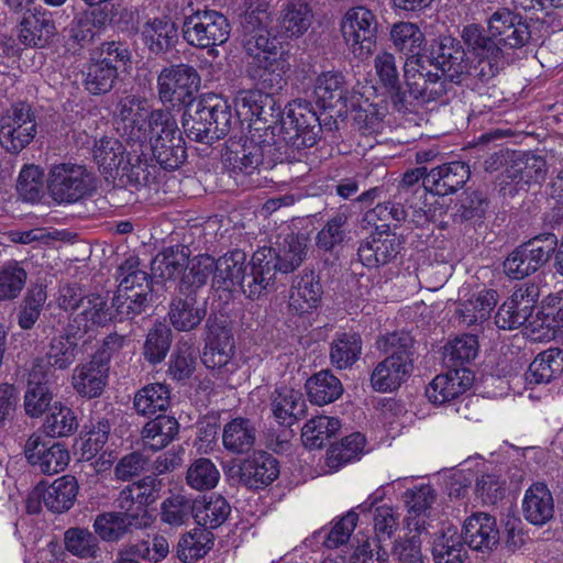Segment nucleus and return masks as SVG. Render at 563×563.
I'll use <instances>...</instances> for the list:
<instances>
[{
    "label": "nucleus",
    "mask_w": 563,
    "mask_h": 563,
    "mask_svg": "<svg viewBox=\"0 0 563 563\" xmlns=\"http://www.w3.org/2000/svg\"><path fill=\"white\" fill-rule=\"evenodd\" d=\"M472 65L461 41L440 36L432 45L431 56H412L404 64V77L409 97L419 103L442 100L452 90V85H463L471 77L483 80L476 73L482 67Z\"/></svg>",
    "instance_id": "f257e3e1"
},
{
    "label": "nucleus",
    "mask_w": 563,
    "mask_h": 563,
    "mask_svg": "<svg viewBox=\"0 0 563 563\" xmlns=\"http://www.w3.org/2000/svg\"><path fill=\"white\" fill-rule=\"evenodd\" d=\"M467 47L483 59L476 73L483 80L495 77L504 66V47L521 48L531 38L528 23L508 9H498L488 20V34L477 24L462 31Z\"/></svg>",
    "instance_id": "f03ea898"
},
{
    "label": "nucleus",
    "mask_w": 563,
    "mask_h": 563,
    "mask_svg": "<svg viewBox=\"0 0 563 563\" xmlns=\"http://www.w3.org/2000/svg\"><path fill=\"white\" fill-rule=\"evenodd\" d=\"M296 158L295 155L283 152V146L276 142V135L263 131L262 128L249 130V135L238 140L230 137L222 154L225 168L236 180L253 175L261 167L269 169L277 163Z\"/></svg>",
    "instance_id": "7ed1b4c3"
},
{
    "label": "nucleus",
    "mask_w": 563,
    "mask_h": 563,
    "mask_svg": "<svg viewBox=\"0 0 563 563\" xmlns=\"http://www.w3.org/2000/svg\"><path fill=\"white\" fill-rule=\"evenodd\" d=\"M234 122L230 103L217 95L189 102L181 117L187 137L202 144H213L223 139Z\"/></svg>",
    "instance_id": "20e7f679"
},
{
    "label": "nucleus",
    "mask_w": 563,
    "mask_h": 563,
    "mask_svg": "<svg viewBox=\"0 0 563 563\" xmlns=\"http://www.w3.org/2000/svg\"><path fill=\"white\" fill-rule=\"evenodd\" d=\"M146 147H143L150 165L155 161L166 170L179 168L187 159L186 142L175 117L167 110L150 112V128L146 130Z\"/></svg>",
    "instance_id": "39448f33"
},
{
    "label": "nucleus",
    "mask_w": 563,
    "mask_h": 563,
    "mask_svg": "<svg viewBox=\"0 0 563 563\" xmlns=\"http://www.w3.org/2000/svg\"><path fill=\"white\" fill-rule=\"evenodd\" d=\"M143 147L128 143L124 147L119 140L104 136L93 147V159L103 174L115 177L121 170V176H126L130 183L145 186L155 178V165L142 158Z\"/></svg>",
    "instance_id": "423d86ee"
},
{
    "label": "nucleus",
    "mask_w": 563,
    "mask_h": 563,
    "mask_svg": "<svg viewBox=\"0 0 563 563\" xmlns=\"http://www.w3.org/2000/svg\"><path fill=\"white\" fill-rule=\"evenodd\" d=\"M322 120L310 101L298 99L288 103L287 114L282 120L276 142L283 152L300 161V151L312 147L320 139Z\"/></svg>",
    "instance_id": "0eeeda50"
},
{
    "label": "nucleus",
    "mask_w": 563,
    "mask_h": 563,
    "mask_svg": "<svg viewBox=\"0 0 563 563\" xmlns=\"http://www.w3.org/2000/svg\"><path fill=\"white\" fill-rule=\"evenodd\" d=\"M272 22L269 3L266 0H250L240 18L241 41L254 60L284 48L278 36L272 33Z\"/></svg>",
    "instance_id": "6e6552de"
},
{
    "label": "nucleus",
    "mask_w": 563,
    "mask_h": 563,
    "mask_svg": "<svg viewBox=\"0 0 563 563\" xmlns=\"http://www.w3.org/2000/svg\"><path fill=\"white\" fill-rule=\"evenodd\" d=\"M558 246L553 233H543L517 246L504 261L503 269L507 277L515 280L536 273L549 260Z\"/></svg>",
    "instance_id": "1a4fd4ad"
},
{
    "label": "nucleus",
    "mask_w": 563,
    "mask_h": 563,
    "mask_svg": "<svg viewBox=\"0 0 563 563\" xmlns=\"http://www.w3.org/2000/svg\"><path fill=\"white\" fill-rule=\"evenodd\" d=\"M238 115L249 118L250 130L258 128L265 132L277 135L282 120L285 118L282 112V104L273 93L262 90H244L235 98Z\"/></svg>",
    "instance_id": "9d476101"
},
{
    "label": "nucleus",
    "mask_w": 563,
    "mask_h": 563,
    "mask_svg": "<svg viewBox=\"0 0 563 563\" xmlns=\"http://www.w3.org/2000/svg\"><path fill=\"white\" fill-rule=\"evenodd\" d=\"M200 87V76L196 68L188 64H176L165 67L157 77L158 97L163 103L173 107L196 101L195 93Z\"/></svg>",
    "instance_id": "9b49d317"
},
{
    "label": "nucleus",
    "mask_w": 563,
    "mask_h": 563,
    "mask_svg": "<svg viewBox=\"0 0 563 563\" xmlns=\"http://www.w3.org/2000/svg\"><path fill=\"white\" fill-rule=\"evenodd\" d=\"M47 187L57 202L73 203L95 190L93 176L84 166L59 164L51 168Z\"/></svg>",
    "instance_id": "f8f14e48"
},
{
    "label": "nucleus",
    "mask_w": 563,
    "mask_h": 563,
    "mask_svg": "<svg viewBox=\"0 0 563 563\" xmlns=\"http://www.w3.org/2000/svg\"><path fill=\"white\" fill-rule=\"evenodd\" d=\"M36 120L32 107L18 102L0 119V144L7 152L20 153L36 135Z\"/></svg>",
    "instance_id": "ddd939ff"
},
{
    "label": "nucleus",
    "mask_w": 563,
    "mask_h": 563,
    "mask_svg": "<svg viewBox=\"0 0 563 563\" xmlns=\"http://www.w3.org/2000/svg\"><path fill=\"white\" fill-rule=\"evenodd\" d=\"M183 35L189 45L209 48L228 41L230 24L220 12L198 11L185 19Z\"/></svg>",
    "instance_id": "4468645a"
},
{
    "label": "nucleus",
    "mask_w": 563,
    "mask_h": 563,
    "mask_svg": "<svg viewBox=\"0 0 563 563\" xmlns=\"http://www.w3.org/2000/svg\"><path fill=\"white\" fill-rule=\"evenodd\" d=\"M377 20L365 7L350 9L342 21L341 31L353 54L361 59L368 57L377 38Z\"/></svg>",
    "instance_id": "2eb2a0df"
},
{
    "label": "nucleus",
    "mask_w": 563,
    "mask_h": 563,
    "mask_svg": "<svg viewBox=\"0 0 563 563\" xmlns=\"http://www.w3.org/2000/svg\"><path fill=\"white\" fill-rule=\"evenodd\" d=\"M77 494L78 483L75 476L64 475L49 485L42 481L27 497V511L30 514L38 512L43 503L48 510L62 514L73 507Z\"/></svg>",
    "instance_id": "dca6fc26"
},
{
    "label": "nucleus",
    "mask_w": 563,
    "mask_h": 563,
    "mask_svg": "<svg viewBox=\"0 0 563 563\" xmlns=\"http://www.w3.org/2000/svg\"><path fill=\"white\" fill-rule=\"evenodd\" d=\"M235 353V341L232 329L225 320L209 317L206 322V344L201 361L207 368L222 369L227 367Z\"/></svg>",
    "instance_id": "f3484780"
},
{
    "label": "nucleus",
    "mask_w": 563,
    "mask_h": 563,
    "mask_svg": "<svg viewBox=\"0 0 563 563\" xmlns=\"http://www.w3.org/2000/svg\"><path fill=\"white\" fill-rule=\"evenodd\" d=\"M27 462L41 473L53 475L64 471L70 460L68 450L59 442H51L40 434H32L25 445Z\"/></svg>",
    "instance_id": "a211bd4d"
},
{
    "label": "nucleus",
    "mask_w": 563,
    "mask_h": 563,
    "mask_svg": "<svg viewBox=\"0 0 563 563\" xmlns=\"http://www.w3.org/2000/svg\"><path fill=\"white\" fill-rule=\"evenodd\" d=\"M272 261L271 254L265 257L260 250L253 253L239 286L246 298L260 299L275 289L277 272Z\"/></svg>",
    "instance_id": "6ab92c4d"
},
{
    "label": "nucleus",
    "mask_w": 563,
    "mask_h": 563,
    "mask_svg": "<svg viewBox=\"0 0 563 563\" xmlns=\"http://www.w3.org/2000/svg\"><path fill=\"white\" fill-rule=\"evenodd\" d=\"M402 247L401 239L390 231H375L360 243L357 256L368 268H378L393 262Z\"/></svg>",
    "instance_id": "aec40b11"
},
{
    "label": "nucleus",
    "mask_w": 563,
    "mask_h": 563,
    "mask_svg": "<svg viewBox=\"0 0 563 563\" xmlns=\"http://www.w3.org/2000/svg\"><path fill=\"white\" fill-rule=\"evenodd\" d=\"M473 382L474 374L470 368L455 367L437 375L426 388V395L431 402L443 405L463 395Z\"/></svg>",
    "instance_id": "412c9836"
},
{
    "label": "nucleus",
    "mask_w": 563,
    "mask_h": 563,
    "mask_svg": "<svg viewBox=\"0 0 563 563\" xmlns=\"http://www.w3.org/2000/svg\"><path fill=\"white\" fill-rule=\"evenodd\" d=\"M117 110L125 142L132 146L146 147L145 132L150 128V112L145 111L142 102L134 96H128L119 101Z\"/></svg>",
    "instance_id": "4be33fe9"
},
{
    "label": "nucleus",
    "mask_w": 563,
    "mask_h": 563,
    "mask_svg": "<svg viewBox=\"0 0 563 563\" xmlns=\"http://www.w3.org/2000/svg\"><path fill=\"white\" fill-rule=\"evenodd\" d=\"M207 314V302H199L197 294L179 288L169 302L168 319L175 330L189 332L198 328Z\"/></svg>",
    "instance_id": "5701e85b"
},
{
    "label": "nucleus",
    "mask_w": 563,
    "mask_h": 563,
    "mask_svg": "<svg viewBox=\"0 0 563 563\" xmlns=\"http://www.w3.org/2000/svg\"><path fill=\"white\" fill-rule=\"evenodd\" d=\"M470 166L460 161L445 163L431 168L423 178V188L438 196L456 192L470 179Z\"/></svg>",
    "instance_id": "b1692460"
},
{
    "label": "nucleus",
    "mask_w": 563,
    "mask_h": 563,
    "mask_svg": "<svg viewBox=\"0 0 563 563\" xmlns=\"http://www.w3.org/2000/svg\"><path fill=\"white\" fill-rule=\"evenodd\" d=\"M109 365L106 364V356L93 354L89 362L75 367L71 377L74 389L88 399L99 397L108 382Z\"/></svg>",
    "instance_id": "393cba45"
},
{
    "label": "nucleus",
    "mask_w": 563,
    "mask_h": 563,
    "mask_svg": "<svg viewBox=\"0 0 563 563\" xmlns=\"http://www.w3.org/2000/svg\"><path fill=\"white\" fill-rule=\"evenodd\" d=\"M52 374L43 360H35L30 374L27 390L24 395V410L32 418L41 417L51 406L53 393L49 388Z\"/></svg>",
    "instance_id": "a878e982"
},
{
    "label": "nucleus",
    "mask_w": 563,
    "mask_h": 563,
    "mask_svg": "<svg viewBox=\"0 0 563 563\" xmlns=\"http://www.w3.org/2000/svg\"><path fill=\"white\" fill-rule=\"evenodd\" d=\"M279 475V463L275 456L258 451L241 462L239 482L249 489L257 490L272 484Z\"/></svg>",
    "instance_id": "bb28decb"
},
{
    "label": "nucleus",
    "mask_w": 563,
    "mask_h": 563,
    "mask_svg": "<svg viewBox=\"0 0 563 563\" xmlns=\"http://www.w3.org/2000/svg\"><path fill=\"white\" fill-rule=\"evenodd\" d=\"M462 536L468 548L483 553L493 551L500 540L496 519L486 512L470 516L464 521Z\"/></svg>",
    "instance_id": "cd10ccee"
},
{
    "label": "nucleus",
    "mask_w": 563,
    "mask_h": 563,
    "mask_svg": "<svg viewBox=\"0 0 563 563\" xmlns=\"http://www.w3.org/2000/svg\"><path fill=\"white\" fill-rule=\"evenodd\" d=\"M56 33L52 13L47 11H27L20 24L19 42L29 47H45Z\"/></svg>",
    "instance_id": "c85d7f7f"
},
{
    "label": "nucleus",
    "mask_w": 563,
    "mask_h": 563,
    "mask_svg": "<svg viewBox=\"0 0 563 563\" xmlns=\"http://www.w3.org/2000/svg\"><path fill=\"white\" fill-rule=\"evenodd\" d=\"M307 405L303 395L288 386H277L271 395V411L283 427H291L306 417Z\"/></svg>",
    "instance_id": "c756f323"
},
{
    "label": "nucleus",
    "mask_w": 563,
    "mask_h": 563,
    "mask_svg": "<svg viewBox=\"0 0 563 563\" xmlns=\"http://www.w3.org/2000/svg\"><path fill=\"white\" fill-rule=\"evenodd\" d=\"M77 336L81 334L75 330V325H68L64 333L54 335L49 340L45 358L42 360L52 375V368L64 371L75 363L79 353Z\"/></svg>",
    "instance_id": "7c9ffc66"
},
{
    "label": "nucleus",
    "mask_w": 563,
    "mask_h": 563,
    "mask_svg": "<svg viewBox=\"0 0 563 563\" xmlns=\"http://www.w3.org/2000/svg\"><path fill=\"white\" fill-rule=\"evenodd\" d=\"M437 493L429 484H422L408 488L404 493V501L408 510V528L418 534L428 530L426 518L429 516L432 505L435 503Z\"/></svg>",
    "instance_id": "2f4dec72"
},
{
    "label": "nucleus",
    "mask_w": 563,
    "mask_h": 563,
    "mask_svg": "<svg viewBox=\"0 0 563 563\" xmlns=\"http://www.w3.org/2000/svg\"><path fill=\"white\" fill-rule=\"evenodd\" d=\"M265 257H273V266L277 273L288 274L301 265L307 255V240L296 234H288L277 247H261Z\"/></svg>",
    "instance_id": "473e14b6"
},
{
    "label": "nucleus",
    "mask_w": 563,
    "mask_h": 563,
    "mask_svg": "<svg viewBox=\"0 0 563 563\" xmlns=\"http://www.w3.org/2000/svg\"><path fill=\"white\" fill-rule=\"evenodd\" d=\"M78 311L69 325H75V330L81 335L95 328L106 327L109 322L117 321L112 305L108 306L107 299L98 294H89Z\"/></svg>",
    "instance_id": "72a5a7b5"
},
{
    "label": "nucleus",
    "mask_w": 563,
    "mask_h": 563,
    "mask_svg": "<svg viewBox=\"0 0 563 563\" xmlns=\"http://www.w3.org/2000/svg\"><path fill=\"white\" fill-rule=\"evenodd\" d=\"M525 519L534 526H543L554 515L553 496L544 483H533L525 493L522 499Z\"/></svg>",
    "instance_id": "f704fd0d"
},
{
    "label": "nucleus",
    "mask_w": 563,
    "mask_h": 563,
    "mask_svg": "<svg viewBox=\"0 0 563 563\" xmlns=\"http://www.w3.org/2000/svg\"><path fill=\"white\" fill-rule=\"evenodd\" d=\"M352 217L350 206L342 205L325 221L316 235V245L322 252L333 253L342 246L349 236V220Z\"/></svg>",
    "instance_id": "c9c22d12"
},
{
    "label": "nucleus",
    "mask_w": 563,
    "mask_h": 563,
    "mask_svg": "<svg viewBox=\"0 0 563 563\" xmlns=\"http://www.w3.org/2000/svg\"><path fill=\"white\" fill-rule=\"evenodd\" d=\"M349 87L344 75L340 71H323L314 80L313 98L322 109L345 106Z\"/></svg>",
    "instance_id": "e433bc0d"
},
{
    "label": "nucleus",
    "mask_w": 563,
    "mask_h": 563,
    "mask_svg": "<svg viewBox=\"0 0 563 563\" xmlns=\"http://www.w3.org/2000/svg\"><path fill=\"white\" fill-rule=\"evenodd\" d=\"M255 62V76L266 89H280L285 84V76L290 69L289 53L285 48L276 54L263 55Z\"/></svg>",
    "instance_id": "4c0bfd02"
},
{
    "label": "nucleus",
    "mask_w": 563,
    "mask_h": 563,
    "mask_svg": "<svg viewBox=\"0 0 563 563\" xmlns=\"http://www.w3.org/2000/svg\"><path fill=\"white\" fill-rule=\"evenodd\" d=\"M413 365L385 357L371 374V386L378 393H390L398 389L412 374Z\"/></svg>",
    "instance_id": "58836bf2"
},
{
    "label": "nucleus",
    "mask_w": 563,
    "mask_h": 563,
    "mask_svg": "<svg viewBox=\"0 0 563 563\" xmlns=\"http://www.w3.org/2000/svg\"><path fill=\"white\" fill-rule=\"evenodd\" d=\"M322 296V286L313 272L297 277L290 290L289 307L298 314L317 308Z\"/></svg>",
    "instance_id": "ea45409f"
},
{
    "label": "nucleus",
    "mask_w": 563,
    "mask_h": 563,
    "mask_svg": "<svg viewBox=\"0 0 563 563\" xmlns=\"http://www.w3.org/2000/svg\"><path fill=\"white\" fill-rule=\"evenodd\" d=\"M363 340L354 331L336 333L330 343V362L338 369L351 368L361 357Z\"/></svg>",
    "instance_id": "a19ab883"
},
{
    "label": "nucleus",
    "mask_w": 563,
    "mask_h": 563,
    "mask_svg": "<svg viewBox=\"0 0 563 563\" xmlns=\"http://www.w3.org/2000/svg\"><path fill=\"white\" fill-rule=\"evenodd\" d=\"M178 433V421L174 417L159 415L144 424L141 440L145 449L156 452L165 449Z\"/></svg>",
    "instance_id": "79ce46f5"
},
{
    "label": "nucleus",
    "mask_w": 563,
    "mask_h": 563,
    "mask_svg": "<svg viewBox=\"0 0 563 563\" xmlns=\"http://www.w3.org/2000/svg\"><path fill=\"white\" fill-rule=\"evenodd\" d=\"M547 173L545 159L531 153L517 154L505 170L506 178L516 184H539L545 179Z\"/></svg>",
    "instance_id": "37998d69"
},
{
    "label": "nucleus",
    "mask_w": 563,
    "mask_h": 563,
    "mask_svg": "<svg viewBox=\"0 0 563 563\" xmlns=\"http://www.w3.org/2000/svg\"><path fill=\"white\" fill-rule=\"evenodd\" d=\"M490 201L482 190L464 191L451 208L450 217L454 223H481L485 218Z\"/></svg>",
    "instance_id": "c03bdc74"
},
{
    "label": "nucleus",
    "mask_w": 563,
    "mask_h": 563,
    "mask_svg": "<svg viewBox=\"0 0 563 563\" xmlns=\"http://www.w3.org/2000/svg\"><path fill=\"white\" fill-rule=\"evenodd\" d=\"M256 441V428L247 418H235L229 421L222 432L224 448L234 454L249 453Z\"/></svg>",
    "instance_id": "a18cd8bd"
},
{
    "label": "nucleus",
    "mask_w": 563,
    "mask_h": 563,
    "mask_svg": "<svg viewBox=\"0 0 563 563\" xmlns=\"http://www.w3.org/2000/svg\"><path fill=\"white\" fill-rule=\"evenodd\" d=\"M435 563H462L467 558L466 543L456 528L449 527L437 534L432 543Z\"/></svg>",
    "instance_id": "49530a36"
},
{
    "label": "nucleus",
    "mask_w": 563,
    "mask_h": 563,
    "mask_svg": "<svg viewBox=\"0 0 563 563\" xmlns=\"http://www.w3.org/2000/svg\"><path fill=\"white\" fill-rule=\"evenodd\" d=\"M374 68L382 85L393 91L394 103L398 110H408L410 102L405 91L400 90L399 70L395 56L389 52H379L374 58Z\"/></svg>",
    "instance_id": "de8ad7c7"
},
{
    "label": "nucleus",
    "mask_w": 563,
    "mask_h": 563,
    "mask_svg": "<svg viewBox=\"0 0 563 563\" xmlns=\"http://www.w3.org/2000/svg\"><path fill=\"white\" fill-rule=\"evenodd\" d=\"M142 35L148 49L157 55L170 51L178 41L177 27L167 18L147 22L143 26Z\"/></svg>",
    "instance_id": "09e8293b"
},
{
    "label": "nucleus",
    "mask_w": 563,
    "mask_h": 563,
    "mask_svg": "<svg viewBox=\"0 0 563 563\" xmlns=\"http://www.w3.org/2000/svg\"><path fill=\"white\" fill-rule=\"evenodd\" d=\"M563 372V351L548 349L538 354L525 374L528 384H548Z\"/></svg>",
    "instance_id": "8fccbe9b"
},
{
    "label": "nucleus",
    "mask_w": 563,
    "mask_h": 563,
    "mask_svg": "<svg viewBox=\"0 0 563 563\" xmlns=\"http://www.w3.org/2000/svg\"><path fill=\"white\" fill-rule=\"evenodd\" d=\"M189 249L184 245L170 246L157 254L151 265L152 278L169 280L178 277L188 263Z\"/></svg>",
    "instance_id": "3c124183"
},
{
    "label": "nucleus",
    "mask_w": 563,
    "mask_h": 563,
    "mask_svg": "<svg viewBox=\"0 0 563 563\" xmlns=\"http://www.w3.org/2000/svg\"><path fill=\"white\" fill-rule=\"evenodd\" d=\"M306 388L310 401L318 406L331 404L343 394L341 380L329 369L311 376L306 383Z\"/></svg>",
    "instance_id": "603ef678"
},
{
    "label": "nucleus",
    "mask_w": 563,
    "mask_h": 563,
    "mask_svg": "<svg viewBox=\"0 0 563 563\" xmlns=\"http://www.w3.org/2000/svg\"><path fill=\"white\" fill-rule=\"evenodd\" d=\"M415 339L407 331H395L387 333L376 341V346L385 357L413 365L415 361Z\"/></svg>",
    "instance_id": "864d4df0"
},
{
    "label": "nucleus",
    "mask_w": 563,
    "mask_h": 563,
    "mask_svg": "<svg viewBox=\"0 0 563 563\" xmlns=\"http://www.w3.org/2000/svg\"><path fill=\"white\" fill-rule=\"evenodd\" d=\"M539 298V287L534 284H525L516 289L512 295L507 299L516 313H520V319L527 328L536 330L537 328H543L541 325L542 319L540 317V308L537 314H533L536 303Z\"/></svg>",
    "instance_id": "5fc2aeb1"
},
{
    "label": "nucleus",
    "mask_w": 563,
    "mask_h": 563,
    "mask_svg": "<svg viewBox=\"0 0 563 563\" xmlns=\"http://www.w3.org/2000/svg\"><path fill=\"white\" fill-rule=\"evenodd\" d=\"M498 294L495 289H485L475 297L460 303L456 309L459 319L466 325L487 320L497 305Z\"/></svg>",
    "instance_id": "6e6d98bb"
},
{
    "label": "nucleus",
    "mask_w": 563,
    "mask_h": 563,
    "mask_svg": "<svg viewBox=\"0 0 563 563\" xmlns=\"http://www.w3.org/2000/svg\"><path fill=\"white\" fill-rule=\"evenodd\" d=\"M213 547V534L207 529L196 528L184 534L177 544V556L184 563H195Z\"/></svg>",
    "instance_id": "4d7b16f0"
},
{
    "label": "nucleus",
    "mask_w": 563,
    "mask_h": 563,
    "mask_svg": "<svg viewBox=\"0 0 563 563\" xmlns=\"http://www.w3.org/2000/svg\"><path fill=\"white\" fill-rule=\"evenodd\" d=\"M140 262L135 256L126 258L118 268L119 291L142 292L152 296L153 278L139 268Z\"/></svg>",
    "instance_id": "13d9d810"
},
{
    "label": "nucleus",
    "mask_w": 563,
    "mask_h": 563,
    "mask_svg": "<svg viewBox=\"0 0 563 563\" xmlns=\"http://www.w3.org/2000/svg\"><path fill=\"white\" fill-rule=\"evenodd\" d=\"M216 263L214 283L220 286L239 287L247 267L245 252L233 250L220 256Z\"/></svg>",
    "instance_id": "bf43d9fd"
},
{
    "label": "nucleus",
    "mask_w": 563,
    "mask_h": 563,
    "mask_svg": "<svg viewBox=\"0 0 563 563\" xmlns=\"http://www.w3.org/2000/svg\"><path fill=\"white\" fill-rule=\"evenodd\" d=\"M187 273H184L179 288L197 294L209 280L210 276L216 277L217 263L209 254H199L189 260L186 265Z\"/></svg>",
    "instance_id": "052dcab7"
},
{
    "label": "nucleus",
    "mask_w": 563,
    "mask_h": 563,
    "mask_svg": "<svg viewBox=\"0 0 563 563\" xmlns=\"http://www.w3.org/2000/svg\"><path fill=\"white\" fill-rule=\"evenodd\" d=\"M132 528H141L121 511H109L96 517L93 529L98 537L107 542H115L129 533Z\"/></svg>",
    "instance_id": "680f3d73"
},
{
    "label": "nucleus",
    "mask_w": 563,
    "mask_h": 563,
    "mask_svg": "<svg viewBox=\"0 0 563 563\" xmlns=\"http://www.w3.org/2000/svg\"><path fill=\"white\" fill-rule=\"evenodd\" d=\"M170 404V391L164 384H148L134 396V408L139 415L151 416L165 411Z\"/></svg>",
    "instance_id": "e2e57ef3"
},
{
    "label": "nucleus",
    "mask_w": 563,
    "mask_h": 563,
    "mask_svg": "<svg viewBox=\"0 0 563 563\" xmlns=\"http://www.w3.org/2000/svg\"><path fill=\"white\" fill-rule=\"evenodd\" d=\"M84 77L85 89L97 96L107 93L114 87L119 71L115 66L97 59L87 65Z\"/></svg>",
    "instance_id": "0e129e2a"
},
{
    "label": "nucleus",
    "mask_w": 563,
    "mask_h": 563,
    "mask_svg": "<svg viewBox=\"0 0 563 563\" xmlns=\"http://www.w3.org/2000/svg\"><path fill=\"white\" fill-rule=\"evenodd\" d=\"M341 428L334 417L319 416L306 422L301 430L302 443L309 449H321Z\"/></svg>",
    "instance_id": "69168bd1"
},
{
    "label": "nucleus",
    "mask_w": 563,
    "mask_h": 563,
    "mask_svg": "<svg viewBox=\"0 0 563 563\" xmlns=\"http://www.w3.org/2000/svg\"><path fill=\"white\" fill-rule=\"evenodd\" d=\"M196 507L197 499L174 494L162 503L161 519L172 527L186 525L190 518L196 519Z\"/></svg>",
    "instance_id": "338daca9"
},
{
    "label": "nucleus",
    "mask_w": 563,
    "mask_h": 563,
    "mask_svg": "<svg viewBox=\"0 0 563 563\" xmlns=\"http://www.w3.org/2000/svg\"><path fill=\"white\" fill-rule=\"evenodd\" d=\"M231 514V506L221 495H211L209 499L197 500L196 521L203 529H216L223 525Z\"/></svg>",
    "instance_id": "774afa93"
}]
</instances>
